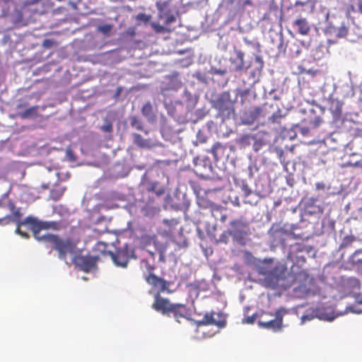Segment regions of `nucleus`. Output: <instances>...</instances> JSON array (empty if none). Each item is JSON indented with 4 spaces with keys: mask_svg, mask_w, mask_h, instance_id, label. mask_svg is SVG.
I'll return each mask as SVG.
<instances>
[{
    "mask_svg": "<svg viewBox=\"0 0 362 362\" xmlns=\"http://www.w3.org/2000/svg\"><path fill=\"white\" fill-rule=\"evenodd\" d=\"M264 275L265 287L286 290L294 284H298L294 291H299L302 295L309 293L313 281V279L306 272L302 270L294 274L288 271L286 264L280 262L264 272Z\"/></svg>",
    "mask_w": 362,
    "mask_h": 362,
    "instance_id": "f257e3e1",
    "label": "nucleus"
},
{
    "mask_svg": "<svg viewBox=\"0 0 362 362\" xmlns=\"http://www.w3.org/2000/svg\"><path fill=\"white\" fill-rule=\"evenodd\" d=\"M152 308L156 311L173 317L176 322L180 323L182 320H189L190 310L185 304L172 303L169 299L162 297L159 293H155Z\"/></svg>",
    "mask_w": 362,
    "mask_h": 362,
    "instance_id": "f03ea898",
    "label": "nucleus"
},
{
    "mask_svg": "<svg viewBox=\"0 0 362 362\" xmlns=\"http://www.w3.org/2000/svg\"><path fill=\"white\" fill-rule=\"evenodd\" d=\"M22 216L21 208L17 207L12 200L8 199L6 202L0 200V225L15 223L16 225V233L27 239L30 235L26 231L22 230V228L25 226V223H23Z\"/></svg>",
    "mask_w": 362,
    "mask_h": 362,
    "instance_id": "7ed1b4c3",
    "label": "nucleus"
},
{
    "mask_svg": "<svg viewBox=\"0 0 362 362\" xmlns=\"http://www.w3.org/2000/svg\"><path fill=\"white\" fill-rule=\"evenodd\" d=\"M42 238L44 243L51 245L52 249L58 252V257L61 259H66L67 254L75 253L79 243V240L62 238L52 234L45 235Z\"/></svg>",
    "mask_w": 362,
    "mask_h": 362,
    "instance_id": "20e7f679",
    "label": "nucleus"
},
{
    "mask_svg": "<svg viewBox=\"0 0 362 362\" xmlns=\"http://www.w3.org/2000/svg\"><path fill=\"white\" fill-rule=\"evenodd\" d=\"M288 313V310L283 307L278 308L274 313L264 312L258 324L262 328L274 332H279L283 328V318Z\"/></svg>",
    "mask_w": 362,
    "mask_h": 362,
    "instance_id": "39448f33",
    "label": "nucleus"
},
{
    "mask_svg": "<svg viewBox=\"0 0 362 362\" xmlns=\"http://www.w3.org/2000/svg\"><path fill=\"white\" fill-rule=\"evenodd\" d=\"M25 223L24 227H27L33 231V236L37 240L43 241V235L40 236V232L42 230H59L61 228V223L57 221H40L38 218L28 216L23 219Z\"/></svg>",
    "mask_w": 362,
    "mask_h": 362,
    "instance_id": "423d86ee",
    "label": "nucleus"
},
{
    "mask_svg": "<svg viewBox=\"0 0 362 362\" xmlns=\"http://www.w3.org/2000/svg\"><path fill=\"white\" fill-rule=\"evenodd\" d=\"M113 262L117 267H126L131 257H133V251L127 245L118 248L115 252H108Z\"/></svg>",
    "mask_w": 362,
    "mask_h": 362,
    "instance_id": "0eeeda50",
    "label": "nucleus"
},
{
    "mask_svg": "<svg viewBox=\"0 0 362 362\" xmlns=\"http://www.w3.org/2000/svg\"><path fill=\"white\" fill-rule=\"evenodd\" d=\"M98 259L96 256L80 255L73 258V262L81 270L88 272L96 267Z\"/></svg>",
    "mask_w": 362,
    "mask_h": 362,
    "instance_id": "6e6552de",
    "label": "nucleus"
},
{
    "mask_svg": "<svg viewBox=\"0 0 362 362\" xmlns=\"http://www.w3.org/2000/svg\"><path fill=\"white\" fill-rule=\"evenodd\" d=\"M247 223L242 219H235L230 222V228L226 233L232 236L233 239L240 241L246 234L245 228Z\"/></svg>",
    "mask_w": 362,
    "mask_h": 362,
    "instance_id": "1a4fd4ad",
    "label": "nucleus"
},
{
    "mask_svg": "<svg viewBox=\"0 0 362 362\" xmlns=\"http://www.w3.org/2000/svg\"><path fill=\"white\" fill-rule=\"evenodd\" d=\"M144 279L147 284L151 285L153 288L157 290L156 293H159L160 296V293L165 291L170 293L168 289L170 283L164 279L159 277L154 274H148Z\"/></svg>",
    "mask_w": 362,
    "mask_h": 362,
    "instance_id": "9d476101",
    "label": "nucleus"
},
{
    "mask_svg": "<svg viewBox=\"0 0 362 362\" xmlns=\"http://www.w3.org/2000/svg\"><path fill=\"white\" fill-rule=\"evenodd\" d=\"M212 165L209 158H197L194 161V172L201 177H207L212 172Z\"/></svg>",
    "mask_w": 362,
    "mask_h": 362,
    "instance_id": "9b49d317",
    "label": "nucleus"
},
{
    "mask_svg": "<svg viewBox=\"0 0 362 362\" xmlns=\"http://www.w3.org/2000/svg\"><path fill=\"white\" fill-rule=\"evenodd\" d=\"M342 107L343 103L341 100L333 98L328 99V110L332 115L334 122H337L342 119Z\"/></svg>",
    "mask_w": 362,
    "mask_h": 362,
    "instance_id": "f8f14e48",
    "label": "nucleus"
},
{
    "mask_svg": "<svg viewBox=\"0 0 362 362\" xmlns=\"http://www.w3.org/2000/svg\"><path fill=\"white\" fill-rule=\"evenodd\" d=\"M235 56L230 59V70L240 72L244 69H247L249 66H245L244 62L245 54L241 50H235Z\"/></svg>",
    "mask_w": 362,
    "mask_h": 362,
    "instance_id": "ddd939ff",
    "label": "nucleus"
},
{
    "mask_svg": "<svg viewBox=\"0 0 362 362\" xmlns=\"http://www.w3.org/2000/svg\"><path fill=\"white\" fill-rule=\"evenodd\" d=\"M302 123L309 126L311 129H315L322 123V118L317 114L314 109H310L306 116L302 119Z\"/></svg>",
    "mask_w": 362,
    "mask_h": 362,
    "instance_id": "4468645a",
    "label": "nucleus"
},
{
    "mask_svg": "<svg viewBox=\"0 0 362 362\" xmlns=\"http://www.w3.org/2000/svg\"><path fill=\"white\" fill-rule=\"evenodd\" d=\"M134 144L141 148H151L156 146L154 141L150 138H144L137 133L132 134Z\"/></svg>",
    "mask_w": 362,
    "mask_h": 362,
    "instance_id": "2eb2a0df",
    "label": "nucleus"
},
{
    "mask_svg": "<svg viewBox=\"0 0 362 362\" xmlns=\"http://www.w3.org/2000/svg\"><path fill=\"white\" fill-rule=\"evenodd\" d=\"M204 207H209L210 209L211 215L216 220H220L222 223L226 222L227 216L224 213V209L222 206L211 202H207Z\"/></svg>",
    "mask_w": 362,
    "mask_h": 362,
    "instance_id": "dca6fc26",
    "label": "nucleus"
},
{
    "mask_svg": "<svg viewBox=\"0 0 362 362\" xmlns=\"http://www.w3.org/2000/svg\"><path fill=\"white\" fill-rule=\"evenodd\" d=\"M216 315V313L214 311L211 313H206L204 315L202 320L197 321V324L199 326L202 325H217L218 327H223L225 325V322L223 321H216V320L214 318V315Z\"/></svg>",
    "mask_w": 362,
    "mask_h": 362,
    "instance_id": "f3484780",
    "label": "nucleus"
},
{
    "mask_svg": "<svg viewBox=\"0 0 362 362\" xmlns=\"http://www.w3.org/2000/svg\"><path fill=\"white\" fill-rule=\"evenodd\" d=\"M226 148L225 146L219 142H216L214 144L212 148L207 151L213 155L216 161H218L226 157Z\"/></svg>",
    "mask_w": 362,
    "mask_h": 362,
    "instance_id": "a211bd4d",
    "label": "nucleus"
},
{
    "mask_svg": "<svg viewBox=\"0 0 362 362\" xmlns=\"http://www.w3.org/2000/svg\"><path fill=\"white\" fill-rule=\"evenodd\" d=\"M293 25L297 28L298 33L301 35H308L310 32V26L305 18H300L293 21Z\"/></svg>",
    "mask_w": 362,
    "mask_h": 362,
    "instance_id": "6ab92c4d",
    "label": "nucleus"
},
{
    "mask_svg": "<svg viewBox=\"0 0 362 362\" xmlns=\"http://www.w3.org/2000/svg\"><path fill=\"white\" fill-rule=\"evenodd\" d=\"M141 112L148 122H154L156 119V115L154 112L153 107L151 102H146L141 107Z\"/></svg>",
    "mask_w": 362,
    "mask_h": 362,
    "instance_id": "aec40b11",
    "label": "nucleus"
},
{
    "mask_svg": "<svg viewBox=\"0 0 362 362\" xmlns=\"http://www.w3.org/2000/svg\"><path fill=\"white\" fill-rule=\"evenodd\" d=\"M130 126L137 131H141L145 135L148 134V130L144 128L143 122L137 116H131L129 117Z\"/></svg>",
    "mask_w": 362,
    "mask_h": 362,
    "instance_id": "412c9836",
    "label": "nucleus"
},
{
    "mask_svg": "<svg viewBox=\"0 0 362 362\" xmlns=\"http://www.w3.org/2000/svg\"><path fill=\"white\" fill-rule=\"evenodd\" d=\"M227 98H228V94L224 93L216 101V107L221 112H224L230 108V102L225 101Z\"/></svg>",
    "mask_w": 362,
    "mask_h": 362,
    "instance_id": "4be33fe9",
    "label": "nucleus"
},
{
    "mask_svg": "<svg viewBox=\"0 0 362 362\" xmlns=\"http://www.w3.org/2000/svg\"><path fill=\"white\" fill-rule=\"evenodd\" d=\"M37 110H38V106H37V105L33 106V107H31L27 109L26 110H25L23 112L18 113V116L23 119L32 118V117L37 116Z\"/></svg>",
    "mask_w": 362,
    "mask_h": 362,
    "instance_id": "5701e85b",
    "label": "nucleus"
},
{
    "mask_svg": "<svg viewBox=\"0 0 362 362\" xmlns=\"http://www.w3.org/2000/svg\"><path fill=\"white\" fill-rule=\"evenodd\" d=\"M317 0H298L295 2L294 6H310L312 8H314Z\"/></svg>",
    "mask_w": 362,
    "mask_h": 362,
    "instance_id": "b1692460",
    "label": "nucleus"
},
{
    "mask_svg": "<svg viewBox=\"0 0 362 362\" xmlns=\"http://www.w3.org/2000/svg\"><path fill=\"white\" fill-rule=\"evenodd\" d=\"M113 25L111 24H105L99 25L97 28L98 32L102 33L103 35L106 36H110L111 35V31L112 30Z\"/></svg>",
    "mask_w": 362,
    "mask_h": 362,
    "instance_id": "393cba45",
    "label": "nucleus"
},
{
    "mask_svg": "<svg viewBox=\"0 0 362 362\" xmlns=\"http://www.w3.org/2000/svg\"><path fill=\"white\" fill-rule=\"evenodd\" d=\"M288 52L292 57L298 56L300 54L301 50L298 45L296 42L291 43L288 47Z\"/></svg>",
    "mask_w": 362,
    "mask_h": 362,
    "instance_id": "a878e982",
    "label": "nucleus"
},
{
    "mask_svg": "<svg viewBox=\"0 0 362 362\" xmlns=\"http://www.w3.org/2000/svg\"><path fill=\"white\" fill-rule=\"evenodd\" d=\"M284 117V115L281 113V111L280 110H278L275 112H274L272 116L269 117V120L272 123H279Z\"/></svg>",
    "mask_w": 362,
    "mask_h": 362,
    "instance_id": "bb28decb",
    "label": "nucleus"
},
{
    "mask_svg": "<svg viewBox=\"0 0 362 362\" xmlns=\"http://www.w3.org/2000/svg\"><path fill=\"white\" fill-rule=\"evenodd\" d=\"M252 148L255 151H258L264 145V141L262 139L258 138L255 135V139H252Z\"/></svg>",
    "mask_w": 362,
    "mask_h": 362,
    "instance_id": "cd10ccee",
    "label": "nucleus"
},
{
    "mask_svg": "<svg viewBox=\"0 0 362 362\" xmlns=\"http://www.w3.org/2000/svg\"><path fill=\"white\" fill-rule=\"evenodd\" d=\"M352 4L349 7V11L355 12V6H357L358 12L362 13V0H351Z\"/></svg>",
    "mask_w": 362,
    "mask_h": 362,
    "instance_id": "c85d7f7f",
    "label": "nucleus"
},
{
    "mask_svg": "<svg viewBox=\"0 0 362 362\" xmlns=\"http://www.w3.org/2000/svg\"><path fill=\"white\" fill-rule=\"evenodd\" d=\"M141 264L144 266L148 274H153V272L156 269V266L153 263H150L148 259H143Z\"/></svg>",
    "mask_w": 362,
    "mask_h": 362,
    "instance_id": "c756f323",
    "label": "nucleus"
},
{
    "mask_svg": "<svg viewBox=\"0 0 362 362\" xmlns=\"http://www.w3.org/2000/svg\"><path fill=\"white\" fill-rule=\"evenodd\" d=\"M252 139H255V135L245 134L241 136L240 142L244 145H250Z\"/></svg>",
    "mask_w": 362,
    "mask_h": 362,
    "instance_id": "7c9ffc66",
    "label": "nucleus"
},
{
    "mask_svg": "<svg viewBox=\"0 0 362 362\" xmlns=\"http://www.w3.org/2000/svg\"><path fill=\"white\" fill-rule=\"evenodd\" d=\"M157 185V182H152L148 187V190L150 192H154L158 196H160L164 193L165 190L163 188L156 190Z\"/></svg>",
    "mask_w": 362,
    "mask_h": 362,
    "instance_id": "2f4dec72",
    "label": "nucleus"
},
{
    "mask_svg": "<svg viewBox=\"0 0 362 362\" xmlns=\"http://www.w3.org/2000/svg\"><path fill=\"white\" fill-rule=\"evenodd\" d=\"M100 129L104 132L111 133L113 130L112 122L109 120H106L105 123L100 127Z\"/></svg>",
    "mask_w": 362,
    "mask_h": 362,
    "instance_id": "473e14b6",
    "label": "nucleus"
},
{
    "mask_svg": "<svg viewBox=\"0 0 362 362\" xmlns=\"http://www.w3.org/2000/svg\"><path fill=\"white\" fill-rule=\"evenodd\" d=\"M355 240V238L352 235H346L344 238L341 245V247H347L352 244V243Z\"/></svg>",
    "mask_w": 362,
    "mask_h": 362,
    "instance_id": "72a5a7b5",
    "label": "nucleus"
},
{
    "mask_svg": "<svg viewBox=\"0 0 362 362\" xmlns=\"http://www.w3.org/2000/svg\"><path fill=\"white\" fill-rule=\"evenodd\" d=\"M163 223L170 228H174L178 224V221L175 218L164 219Z\"/></svg>",
    "mask_w": 362,
    "mask_h": 362,
    "instance_id": "f704fd0d",
    "label": "nucleus"
},
{
    "mask_svg": "<svg viewBox=\"0 0 362 362\" xmlns=\"http://www.w3.org/2000/svg\"><path fill=\"white\" fill-rule=\"evenodd\" d=\"M150 18H151L150 16L146 15V13H139L136 17V19L137 21H142L144 23H148L150 21Z\"/></svg>",
    "mask_w": 362,
    "mask_h": 362,
    "instance_id": "c9c22d12",
    "label": "nucleus"
},
{
    "mask_svg": "<svg viewBox=\"0 0 362 362\" xmlns=\"http://www.w3.org/2000/svg\"><path fill=\"white\" fill-rule=\"evenodd\" d=\"M168 6V1H160L156 3V8L160 12L164 11Z\"/></svg>",
    "mask_w": 362,
    "mask_h": 362,
    "instance_id": "e433bc0d",
    "label": "nucleus"
},
{
    "mask_svg": "<svg viewBox=\"0 0 362 362\" xmlns=\"http://www.w3.org/2000/svg\"><path fill=\"white\" fill-rule=\"evenodd\" d=\"M358 252V251L355 252L354 254L351 257L350 261L352 264H362V259L357 258Z\"/></svg>",
    "mask_w": 362,
    "mask_h": 362,
    "instance_id": "4c0bfd02",
    "label": "nucleus"
},
{
    "mask_svg": "<svg viewBox=\"0 0 362 362\" xmlns=\"http://www.w3.org/2000/svg\"><path fill=\"white\" fill-rule=\"evenodd\" d=\"M152 27L153 28L154 30L158 33H164L166 30L164 26L160 25L158 24L153 23Z\"/></svg>",
    "mask_w": 362,
    "mask_h": 362,
    "instance_id": "58836bf2",
    "label": "nucleus"
},
{
    "mask_svg": "<svg viewBox=\"0 0 362 362\" xmlns=\"http://www.w3.org/2000/svg\"><path fill=\"white\" fill-rule=\"evenodd\" d=\"M54 45L55 42L53 40L50 39H45L42 42V45L45 48H51Z\"/></svg>",
    "mask_w": 362,
    "mask_h": 362,
    "instance_id": "ea45409f",
    "label": "nucleus"
},
{
    "mask_svg": "<svg viewBox=\"0 0 362 362\" xmlns=\"http://www.w3.org/2000/svg\"><path fill=\"white\" fill-rule=\"evenodd\" d=\"M296 250L298 252H303V251H306L308 252H309L310 251V249H309L307 246L305 245H300V244H296Z\"/></svg>",
    "mask_w": 362,
    "mask_h": 362,
    "instance_id": "a19ab883",
    "label": "nucleus"
},
{
    "mask_svg": "<svg viewBox=\"0 0 362 362\" xmlns=\"http://www.w3.org/2000/svg\"><path fill=\"white\" fill-rule=\"evenodd\" d=\"M66 156L69 158L70 160L74 161L75 160V156L71 149H66Z\"/></svg>",
    "mask_w": 362,
    "mask_h": 362,
    "instance_id": "79ce46f5",
    "label": "nucleus"
},
{
    "mask_svg": "<svg viewBox=\"0 0 362 362\" xmlns=\"http://www.w3.org/2000/svg\"><path fill=\"white\" fill-rule=\"evenodd\" d=\"M310 129L311 127H309V126L305 125L300 129V132L302 134L305 135L309 132Z\"/></svg>",
    "mask_w": 362,
    "mask_h": 362,
    "instance_id": "37998d69",
    "label": "nucleus"
},
{
    "mask_svg": "<svg viewBox=\"0 0 362 362\" xmlns=\"http://www.w3.org/2000/svg\"><path fill=\"white\" fill-rule=\"evenodd\" d=\"M127 33L130 36H134L135 35V29L134 28H129L127 30Z\"/></svg>",
    "mask_w": 362,
    "mask_h": 362,
    "instance_id": "c03bdc74",
    "label": "nucleus"
},
{
    "mask_svg": "<svg viewBox=\"0 0 362 362\" xmlns=\"http://www.w3.org/2000/svg\"><path fill=\"white\" fill-rule=\"evenodd\" d=\"M255 61L260 65L261 68L263 66V61L259 56L255 57Z\"/></svg>",
    "mask_w": 362,
    "mask_h": 362,
    "instance_id": "a18cd8bd",
    "label": "nucleus"
},
{
    "mask_svg": "<svg viewBox=\"0 0 362 362\" xmlns=\"http://www.w3.org/2000/svg\"><path fill=\"white\" fill-rule=\"evenodd\" d=\"M175 18L173 16H170L167 18L165 23H166V24H169L172 22L175 21Z\"/></svg>",
    "mask_w": 362,
    "mask_h": 362,
    "instance_id": "49530a36",
    "label": "nucleus"
},
{
    "mask_svg": "<svg viewBox=\"0 0 362 362\" xmlns=\"http://www.w3.org/2000/svg\"><path fill=\"white\" fill-rule=\"evenodd\" d=\"M259 111H260V109L257 107V108H255V111L253 112H252V115H253V119H255L257 117V115L259 113Z\"/></svg>",
    "mask_w": 362,
    "mask_h": 362,
    "instance_id": "de8ad7c7",
    "label": "nucleus"
},
{
    "mask_svg": "<svg viewBox=\"0 0 362 362\" xmlns=\"http://www.w3.org/2000/svg\"><path fill=\"white\" fill-rule=\"evenodd\" d=\"M243 189L246 196H248L251 194V190L247 187V186H244Z\"/></svg>",
    "mask_w": 362,
    "mask_h": 362,
    "instance_id": "09e8293b",
    "label": "nucleus"
},
{
    "mask_svg": "<svg viewBox=\"0 0 362 362\" xmlns=\"http://www.w3.org/2000/svg\"><path fill=\"white\" fill-rule=\"evenodd\" d=\"M164 252H165V250H160V256H159V259H160V261H161V262H165V255H164Z\"/></svg>",
    "mask_w": 362,
    "mask_h": 362,
    "instance_id": "8fccbe9b",
    "label": "nucleus"
},
{
    "mask_svg": "<svg viewBox=\"0 0 362 362\" xmlns=\"http://www.w3.org/2000/svg\"><path fill=\"white\" fill-rule=\"evenodd\" d=\"M62 193H63V192H62L60 193V194H59V195H58V196H54V191H52V192H51V194H52V197L53 199H54V200H57V199H59V197L62 196Z\"/></svg>",
    "mask_w": 362,
    "mask_h": 362,
    "instance_id": "3c124183",
    "label": "nucleus"
},
{
    "mask_svg": "<svg viewBox=\"0 0 362 362\" xmlns=\"http://www.w3.org/2000/svg\"><path fill=\"white\" fill-rule=\"evenodd\" d=\"M228 235V234L226 233V231L224 233H223V234L221 235V241H224L225 243H226V240H223V239L226 238Z\"/></svg>",
    "mask_w": 362,
    "mask_h": 362,
    "instance_id": "603ef678",
    "label": "nucleus"
},
{
    "mask_svg": "<svg viewBox=\"0 0 362 362\" xmlns=\"http://www.w3.org/2000/svg\"><path fill=\"white\" fill-rule=\"evenodd\" d=\"M97 245H98V249H99V250H102V249H101V247H102L105 248V246H106V245H105L104 243H98Z\"/></svg>",
    "mask_w": 362,
    "mask_h": 362,
    "instance_id": "864d4df0",
    "label": "nucleus"
},
{
    "mask_svg": "<svg viewBox=\"0 0 362 362\" xmlns=\"http://www.w3.org/2000/svg\"><path fill=\"white\" fill-rule=\"evenodd\" d=\"M148 254H149V255H150V257H151V259H152V261L153 262L154 260H155V253L152 252H149Z\"/></svg>",
    "mask_w": 362,
    "mask_h": 362,
    "instance_id": "5fc2aeb1",
    "label": "nucleus"
},
{
    "mask_svg": "<svg viewBox=\"0 0 362 362\" xmlns=\"http://www.w3.org/2000/svg\"><path fill=\"white\" fill-rule=\"evenodd\" d=\"M246 5H252L251 0H245L244 2V6H246Z\"/></svg>",
    "mask_w": 362,
    "mask_h": 362,
    "instance_id": "6e6d98bb",
    "label": "nucleus"
},
{
    "mask_svg": "<svg viewBox=\"0 0 362 362\" xmlns=\"http://www.w3.org/2000/svg\"><path fill=\"white\" fill-rule=\"evenodd\" d=\"M317 189H323V188H324V186H323V185H321V184H320V183H317Z\"/></svg>",
    "mask_w": 362,
    "mask_h": 362,
    "instance_id": "4d7b16f0",
    "label": "nucleus"
},
{
    "mask_svg": "<svg viewBox=\"0 0 362 362\" xmlns=\"http://www.w3.org/2000/svg\"><path fill=\"white\" fill-rule=\"evenodd\" d=\"M341 33L343 35H345L347 33V30L346 28H343L341 30Z\"/></svg>",
    "mask_w": 362,
    "mask_h": 362,
    "instance_id": "13d9d810",
    "label": "nucleus"
},
{
    "mask_svg": "<svg viewBox=\"0 0 362 362\" xmlns=\"http://www.w3.org/2000/svg\"><path fill=\"white\" fill-rule=\"evenodd\" d=\"M26 105H27L26 103H25V104H20V105H18V108H21V107H25Z\"/></svg>",
    "mask_w": 362,
    "mask_h": 362,
    "instance_id": "bf43d9fd",
    "label": "nucleus"
},
{
    "mask_svg": "<svg viewBox=\"0 0 362 362\" xmlns=\"http://www.w3.org/2000/svg\"><path fill=\"white\" fill-rule=\"evenodd\" d=\"M246 322L247 323H252L253 322V319L252 318H248Z\"/></svg>",
    "mask_w": 362,
    "mask_h": 362,
    "instance_id": "052dcab7",
    "label": "nucleus"
},
{
    "mask_svg": "<svg viewBox=\"0 0 362 362\" xmlns=\"http://www.w3.org/2000/svg\"><path fill=\"white\" fill-rule=\"evenodd\" d=\"M358 303L359 304H362V298H361V299H360V300H358Z\"/></svg>",
    "mask_w": 362,
    "mask_h": 362,
    "instance_id": "680f3d73",
    "label": "nucleus"
}]
</instances>
